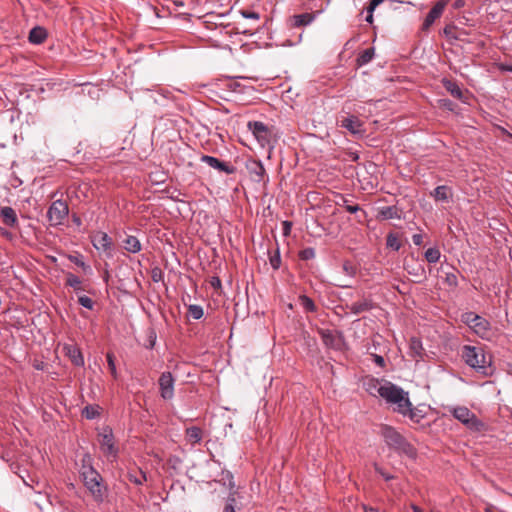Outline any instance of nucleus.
<instances>
[{"label": "nucleus", "mask_w": 512, "mask_h": 512, "mask_svg": "<svg viewBox=\"0 0 512 512\" xmlns=\"http://www.w3.org/2000/svg\"><path fill=\"white\" fill-rule=\"evenodd\" d=\"M378 394L387 403L395 405V412L408 417L411 421L419 423L424 418L422 411L412 406L408 392L404 391L401 387L387 382L383 387L379 388Z\"/></svg>", "instance_id": "f257e3e1"}, {"label": "nucleus", "mask_w": 512, "mask_h": 512, "mask_svg": "<svg viewBox=\"0 0 512 512\" xmlns=\"http://www.w3.org/2000/svg\"><path fill=\"white\" fill-rule=\"evenodd\" d=\"M381 436L385 444L399 455H405L411 459L416 457L417 451L415 447L394 427L384 425L381 428Z\"/></svg>", "instance_id": "f03ea898"}, {"label": "nucleus", "mask_w": 512, "mask_h": 512, "mask_svg": "<svg viewBox=\"0 0 512 512\" xmlns=\"http://www.w3.org/2000/svg\"><path fill=\"white\" fill-rule=\"evenodd\" d=\"M465 363L480 373L488 374L490 359H487L484 350L479 347L465 345L463 347Z\"/></svg>", "instance_id": "7ed1b4c3"}, {"label": "nucleus", "mask_w": 512, "mask_h": 512, "mask_svg": "<svg viewBox=\"0 0 512 512\" xmlns=\"http://www.w3.org/2000/svg\"><path fill=\"white\" fill-rule=\"evenodd\" d=\"M247 127L262 148L274 147L273 131L266 124L261 121H249Z\"/></svg>", "instance_id": "20e7f679"}, {"label": "nucleus", "mask_w": 512, "mask_h": 512, "mask_svg": "<svg viewBox=\"0 0 512 512\" xmlns=\"http://www.w3.org/2000/svg\"><path fill=\"white\" fill-rule=\"evenodd\" d=\"M100 450L108 460H114L118 454V448L115 446L112 429L106 427L99 433Z\"/></svg>", "instance_id": "39448f33"}, {"label": "nucleus", "mask_w": 512, "mask_h": 512, "mask_svg": "<svg viewBox=\"0 0 512 512\" xmlns=\"http://www.w3.org/2000/svg\"><path fill=\"white\" fill-rule=\"evenodd\" d=\"M69 213V208L66 202L58 199L54 201L48 211L47 217L53 226H57L63 223L64 219L67 217Z\"/></svg>", "instance_id": "423d86ee"}, {"label": "nucleus", "mask_w": 512, "mask_h": 512, "mask_svg": "<svg viewBox=\"0 0 512 512\" xmlns=\"http://www.w3.org/2000/svg\"><path fill=\"white\" fill-rule=\"evenodd\" d=\"M174 383L175 379L171 372L166 371L160 375L158 385L160 397L163 400L168 401L174 398Z\"/></svg>", "instance_id": "0eeeda50"}, {"label": "nucleus", "mask_w": 512, "mask_h": 512, "mask_svg": "<svg viewBox=\"0 0 512 512\" xmlns=\"http://www.w3.org/2000/svg\"><path fill=\"white\" fill-rule=\"evenodd\" d=\"M449 411L458 421L470 428L476 427L479 423L476 415L465 406L453 407Z\"/></svg>", "instance_id": "6e6552de"}, {"label": "nucleus", "mask_w": 512, "mask_h": 512, "mask_svg": "<svg viewBox=\"0 0 512 512\" xmlns=\"http://www.w3.org/2000/svg\"><path fill=\"white\" fill-rule=\"evenodd\" d=\"M200 161L202 163L207 164L209 167H211L219 172L225 173L227 175L233 174L236 171V168L234 166H232L229 163L222 161L214 156L203 154L200 157Z\"/></svg>", "instance_id": "1a4fd4ad"}, {"label": "nucleus", "mask_w": 512, "mask_h": 512, "mask_svg": "<svg viewBox=\"0 0 512 512\" xmlns=\"http://www.w3.org/2000/svg\"><path fill=\"white\" fill-rule=\"evenodd\" d=\"M449 1L450 0H440L431 8L423 22V30H428L433 25V23L442 15Z\"/></svg>", "instance_id": "9d476101"}, {"label": "nucleus", "mask_w": 512, "mask_h": 512, "mask_svg": "<svg viewBox=\"0 0 512 512\" xmlns=\"http://www.w3.org/2000/svg\"><path fill=\"white\" fill-rule=\"evenodd\" d=\"M244 500L245 497L241 492V487L235 485V482H229V495L226 499V503L240 510L244 506Z\"/></svg>", "instance_id": "9b49d317"}, {"label": "nucleus", "mask_w": 512, "mask_h": 512, "mask_svg": "<svg viewBox=\"0 0 512 512\" xmlns=\"http://www.w3.org/2000/svg\"><path fill=\"white\" fill-rule=\"evenodd\" d=\"M340 126L347 129L353 135H362L365 132L363 129V122L354 115L344 117L341 120Z\"/></svg>", "instance_id": "f8f14e48"}, {"label": "nucleus", "mask_w": 512, "mask_h": 512, "mask_svg": "<svg viewBox=\"0 0 512 512\" xmlns=\"http://www.w3.org/2000/svg\"><path fill=\"white\" fill-rule=\"evenodd\" d=\"M96 501H103L107 496L106 482H82Z\"/></svg>", "instance_id": "ddd939ff"}, {"label": "nucleus", "mask_w": 512, "mask_h": 512, "mask_svg": "<svg viewBox=\"0 0 512 512\" xmlns=\"http://www.w3.org/2000/svg\"><path fill=\"white\" fill-rule=\"evenodd\" d=\"M246 169L248 170L253 181L260 182L263 180L265 175V168L260 160L247 161Z\"/></svg>", "instance_id": "4468645a"}, {"label": "nucleus", "mask_w": 512, "mask_h": 512, "mask_svg": "<svg viewBox=\"0 0 512 512\" xmlns=\"http://www.w3.org/2000/svg\"><path fill=\"white\" fill-rule=\"evenodd\" d=\"M93 246L98 251L110 252L112 249V239L105 232H99L93 239Z\"/></svg>", "instance_id": "2eb2a0df"}, {"label": "nucleus", "mask_w": 512, "mask_h": 512, "mask_svg": "<svg viewBox=\"0 0 512 512\" xmlns=\"http://www.w3.org/2000/svg\"><path fill=\"white\" fill-rule=\"evenodd\" d=\"M0 216L4 224L8 227L14 228L18 224V218L15 210L10 206L0 208Z\"/></svg>", "instance_id": "dca6fc26"}, {"label": "nucleus", "mask_w": 512, "mask_h": 512, "mask_svg": "<svg viewBox=\"0 0 512 512\" xmlns=\"http://www.w3.org/2000/svg\"><path fill=\"white\" fill-rule=\"evenodd\" d=\"M319 334L322 338L323 343L327 347L339 349L340 339L333 333V331L328 329H321L319 330Z\"/></svg>", "instance_id": "f3484780"}, {"label": "nucleus", "mask_w": 512, "mask_h": 512, "mask_svg": "<svg viewBox=\"0 0 512 512\" xmlns=\"http://www.w3.org/2000/svg\"><path fill=\"white\" fill-rule=\"evenodd\" d=\"M64 349L66 351V355L75 366H84V358L79 348L73 345H66Z\"/></svg>", "instance_id": "a211bd4d"}, {"label": "nucleus", "mask_w": 512, "mask_h": 512, "mask_svg": "<svg viewBox=\"0 0 512 512\" xmlns=\"http://www.w3.org/2000/svg\"><path fill=\"white\" fill-rule=\"evenodd\" d=\"M404 269L407 271L408 274L419 278V281L421 279H425L426 278V271H425L424 266L421 263H418V262H413V263L405 262L404 263Z\"/></svg>", "instance_id": "6ab92c4d"}, {"label": "nucleus", "mask_w": 512, "mask_h": 512, "mask_svg": "<svg viewBox=\"0 0 512 512\" xmlns=\"http://www.w3.org/2000/svg\"><path fill=\"white\" fill-rule=\"evenodd\" d=\"M378 217L382 220L401 219L400 211L394 205L379 208Z\"/></svg>", "instance_id": "aec40b11"}, {"label": "nucleus", "mask_w": 512, "mask_h": 512, "mask_svg": "<svg viewBox=\"0 0 512 512\" xmlns=\"http://www.w3.org/2000/svg\"><path fill=\"white\" fill-rule=\"evenodd\" d=\"M47 38V31L45 28L41 26H36L32 28L29 32V42L32 44L39 45L45 41Z\"/></svg>", "instance_id": "412c9836"}, {"label": "nucleus", "mask_w": 512, "mask_h": 512, "mask_svg": "<svg viewBox=\"0 0 512 512\" xmlns=\"http://www.w3.org/2000/svg\"><path fill=\"white\" fill-rule=\"evenodd\" d=\"M373 308V303L371 300L364 298L360 301L354 302L349 306L351 313L355 315H359L363 312L369 311Z\"/></svg>", "instance_id": "4be33fe9"}, {"label": "nucleus", "mask_w": 512, "mask_h": 512, "mask_svg": "<svg viewBox=\"0 0 512 512\" xmlns=\"http://www.w3.org/2000/svg\"><path fill=\"white\" fill-rule=\"evenodd\" d=\"M123 248L129 253L136 254L141 251L142 245L136 236L128 235L123 240Z\"/></svg>", "instance_id": "5701e85b"}, {"label": "nucleus", "mask_w": 512, "mask_h": 512, "mask_svg": "<svg viewBox=\"0 0 512 512\" xmlns=\"http://www.w3.org/2000/svg\"><path fill=\"white\" fill-rule=\"evenodd\" d=\"M431 196L437 201L447 202L452 197V190L446 185H439L431 192Z\"/></svg>", "instance_id": "b1692460"}, {"label": "nucleus", "mask_w": 512, "mask_h": 512, "mask_svg": "<svg viewBox=\"0 0 512 512\" xmlns=\"http://www.w3.org/2000/svg\"><path fill=\"white\" fill-rule=\"evenodd\" d=\"M314 20V16L310 13H302L298 15H294L291 19V25L294 27L306 26L312 23Z\"/></svg>", "instance_id": "393cba45"}, {"label": "nucleus", "mask_w": 512, "mask_h": 512, "mask_svg": "<svg viewBox=\"0 0 512 512\" xmlns=\"http://www.w3.org/2000/svg\"><path fill=\"white\" fill-rule=\"evenodd\" d=\"M443 85L453 97L463 100L464 94L456 82L444 80Z\"/></svg>", "instance_id": "a878e982"}, {"label": "nucleus", "mask_w": 512, "mask_h": 512, "mask_svg": "<svg viewBox=\"0 0 512 512\" xmlns=\"http://www.w3.org/2000/svg\"><path fill=\"white\" fill-rule=\"evenodd\" d=\"M409 348H410L411 356H413V357H422L423 356L424 348L422 345V341L419 338L412 337L410 339Z\"/></svg>", "instance_id": "bb28decb"}, {"label": "nucleus", "mask_w": 512, "mask_h": 512, "mask_svg": "<svg viewBox=\"0 0 512 512\" xmlns=\"http://www.w3.org/2000/svg\"><path fill=\"white\" fill-rule=\"evenodd\" d=\"M471 325L478 334L485 333L490 327L489 322L479 315L474 317V321Z\"/></svg>", "instance_id": "cd10ccee"}, {"label": "nucleus", "mask_w": 512, "mask_h": 512, "mask_svg": "<svg viewBox=\"0 0 512 512\" xmlns=\"http://www.w3.org/2000/svg\"><path fill=\"white\" fill-rule=\"evenodd\" d=\"M186 436L191 444L200 443L202 440V431L200 428L193 426L186 430Z\"/></svg>", "instance_id": "c85d7f7f"}, {"label": "nucleus", "mask_w": 512, "mask_h": 512, "mask_svg": "<svg viewBox=\"0 0 512 512\" xmlns=\"http://www.w3.org/2000/svg\"><path fill=\"white\" fill-rule=\"evenodd\" d=\"M299 304L302 306V308L306 311V312H316L317 311V306L315 305L314 301L306 296V295H300L299 296Z\"/></svg>", "instance_id": "c756f323"}, {"label": "nucleus", "mask_w": 512, "mask_h": 512, "mask_svg": "<svg viewBox=\"0 0 512 512\" xmlns=\"http://www.w3.org/2000/svg\"><path fill=\"white\" fill-rule=\"evenodd\" d=\"M374 56V48H368L363 50L359 56L357 57V64L359 66H364L368 64Z\"/></svg>", "instance_id": "7c9ffc66"}, {"label": "nucleus", "mask_w": 512, "mask_h": 512, "mask_svg": "<svg viewBox=\"0 0 512 512\" xmlns=\"http://www.w3.org/2000/svg\"><path fill=\"white\" fill-rule=\"evenodd\" d=\"M68 259L70 262L74 263L78 267H80L85 273L91 274L92 268L90 265L86 264L81 255H69Z\"/></svg>", "instance_id": "2f4dec72"}, {"label": "nucleus", "mask_w": 512, "mask_h": 512, "mask_svg": "<svg viewBox=\"0 0 512 512\" xmlns=\"http://www.w3.org/2000/svg\"><path fill=\"white\" fill-rule=\"evenodd\" d=\"M424 256H425V259L427 262L434 264L439 261L441 253L438 248L434 247V248L427 249Z\"/></svg>", "instance_id": "473e14b6"}, {"label": "nucleus", "mask_w": 512, "mask_h": 512, "mask_svg": "<svg viewBox=\"0 0 512 512\" xmlns=\"http://www.w3.org/2000/svg\"><path fill=\"white\" fill-rule=\"evenodd\" d=\"M99 414V407L96 405H87L82 410V415L89 420L95 419Z\"/></svg>", "instance_id": "72a5a7b5"}, {"label": "nucleus", "mask_w": 512, "mask_h": 512, "mask_svg": "<svg viewBox=\"0 0 512 512\" xmlns=\"http://www.w3.org/2000/svg\"><path fill=\"white\" fill-rule=\"evenodd\" d=\"M81 476L83 477L82 480H97V477L99 476L98 472L94 470V468L90 465L86 466L83 465Z\"/></svg>", "instance_id": "f704fd0d"}, {"label": "nucleus", "mask_w": 512, "mask_h": 512, "mask_svg": "<svg viewBox=\"0 0 512 512\" xmlns=\"http://www.w3.org/2000/svg\"><path fill=\"white\" fill-rule=\"evenodd\" d=\"M386 245L388 248L392 249L393 251H399L401 248V243L394 233H389L386 238Z\"/></svg>", "instance_id": "c9c22d12"}, {"label": "nucleus", "mask_w": 512, "mask_h": 512, "mask_svg": "<svg viewBox=\"0 0 512 512\" xmlns=\"http://www.w3.org/2000/svg\"><path fill=\"white\" fill-rule=\"evenodd\" d=\"M82 281L80 278L72 273H68L66 277V285L73 288L74 290H82Z\"/></svg>", "instance_id": "e433bc0d"}, {"label": "nucleus", "mask_w": 512, "mask_h": 512, "mask_svg": "<svg viewBox=\"0 0 512 512\" xmlns=\"http://www.w3.org/2000/svg\"><path fill=\"white\" fill-rule=\"evenodd\" d=\"M387 382H385L384 384H381L379 382L378 379L376 378H370L368 379V381L365 383L366 385V390L370 393V394H374L375 392L378 393V390L379 388L383 387Z\"/></svg>", "instance_id": "4c0bfd02"}, {"label": "nucleus", "mask_w": 512, "mask_h": 512, "mask_svg": "<svg viewBox=\"0 0 512 512\" xmlns=\"http://www.w3.org/2000/svg\"><path fill=\"white\" fill-rule=\"evenodd\" d=\"M188 313H189V316L195 320L202 318L204 315L202 306L196 305V304L189 305Z\"/></svg>", "instance_id": "58836bf2"}, {"label": "nucleus", "mask_w": 512, "mask_h": 512, "mask_svg": "<svg viewBox=\"0 0 512 512\" xmlns=\"http://www.w3.org/2000/svg\"><path fill=\"white\" fill-rule=\"evenodd\" d=\"M342 205L345 207L346 211L351 213V214H355L357 212H362V215L363 216H366V212L365 211H362L361 207L358 205V204H349V200L346 199V198H342Z\"/></svg>", "instance_id": "ea45409f"}, {"label": "nucleus", "mask_w": 512, "mask_h": 512, "mask_svg": "<svg viewBox=\"0 0 512 512\" xmlns=\"http://www.w3.org/2000/svg\"><path fill=\"white\" fill-rule=\"evenodd\" d=\"M228 87L230 88L231 91L237 93H245L246 89H252V87L242 86V84L237 80L230 81Z\"/></svg>", "instance_id": "a19ab883"}, {"label": "nucleus", "mask_w": 512, "mask_h": 512, "mask_svg": "<svg viewBox=\"0 0 512 512\" xmlns=\"http://www.w3.org/2000/svg\"><path fill=\"white\" fill-rule=\"evenodd\" d=\"M315 255H316L315 249L312 247L304 248L299 253L300 259L305 260V261L313 259L315 257Z\"/></svg>", "instance_id": "79ce46f5"}, {"label": "nucleus", "mask_w": 512, "mask_h": 512, "mask_svg": "<svg viewBox=\"0 0 512 512\" xmlns=\"http://www.w3.org/2000/svg\"><path fill=\"white\" fill-rule=\"evenodd\" d=\"M269 262L273 269H275V270L279 269V267L281 265V257H280L279 248H277L275 253L270 256Z\"/></svg>", "instance_id": "37998d69"}, {"label": "nucleus", "mask_w": 512, "mask_h": 512, "mask_svg": "<svg viewBox=\"0 0 512 512\" xmlns=\"http://www.w3.org/2000/svg\"><path fill=\"white\" fill-rule=\"evenodd\" d=\"M456 29V27L454 25H446L443 29V34L451 39V40H458L459 39V35H457L454 30Z\"/></svg>", "instance_id": "c03bdc74"}, {"label": "nucleus", "mask_w": 512, "mask_h": 512, "mask_svg": "<svg viewBox=\"0 0 512 512\" xmlns=\"http://www.w3.org/2000/svg\"><path fill=\"white\" fill-rule=\"evenodd\" d=\"M106 358H107L108 367H109V370H110L112 376L114 378H117V370H116L114 355L112 353H107Z\"/></svg>", "instance_id": "a18cd8bd"}, {"label": "nucleus", "mask_w": 512, "mask_h": 512, "mask_svg": "<svg viewBox=\"0 0 512 512\" xmlns=\"http://www.w3.org/2000/svg\"><path fill=\"white\" fill-rule=\"evenodd\" d=\"M444 282L449 286V287H457L458 285V279H457V276L454 272H448L445 274V279H444Z\"/></svg>", "instance_id": "49530a36"}, {"label": "nucleus", "mask_w": 512, "mask_h": 512, "mask_svg": "<svg viewBox=\"0 0 512 512\" xmlns=\"http://www.w3.org/2000/svg\"><path fill=\"white\" fill-rule=\"evenodd\" d=\"M78 303H79L81 306H83L84 308L89 309V310H92V309H93V307H94V302H93V300H92L90 297L85 296V295L80 296V297L78 298Z\"/></svg>", "instance_id": "de8ad7c7"}, {"label": "nucleus", "mask_w": 512, "mask_h": 512, "mask_svg": "<svg viewBox=\"0 0 512 512\" xmlns=\"http://www.w3.org/2000/svg\"><path fill=\"white\" fill-rule=\"evenodd\" d=\"M151 278H152V281L156 282V283L163 281V279H164L163 271L158 267L153 268L151 271Z\"/></svg>", "instance_id": "09e8293b"}, {"label": "nucleus", "mask_w": 512, "mask_h": 512, "mask_svg": "<svg viewBox=\"0 0 512 512\" xmlns=\"http://www.w3.org/2000/svg\"><path fill=\"white\" fill-rule=\"evenodd\" d=\"M241 15L246 19L258 20L260 18L259 13L249 10H242Z\"/></svg>", "instance_id": "8fccbe9b"}, {"label": "nucleus", "mask_w": 512, "mask_h": 512, "mask_svg": "<svg viewBox=\"0 0 512 512\" xmlns=\"http://www.w3.org/2000/svg\"><path fill=\"white\" fill-rule=\"evenodd\" d=\"M383 2L384 0H370L367 12H374V10Z\"/></svg>", "instance_id": "3c124183"}, {"label": "nucleus", "mask_w": 512, "mask_h": 512, "mask_svg": "<svg viewBox=\"0 0 512 512\" xmlns=\"http://www.w3.org/2000/svg\"><path fill=\"white\" fill-rule=\"evenodd\" d=\"M412 241L414 245L421 246L423 244V235L422 234H414L412 236Z\"/></svg>", "instance_id": "603ef678"}, {"label": "nucleus", "mask_w": 512, "mask_h": 512, "mask_svg": "<svg viewBox=\"0 0 512 512\" xmlns=\"http://www.w3.org/2000/svg\"><path fill=\"white\" fill-rule=\"evenodd\" d=\"M292 228V223L289 221L283 222V235L287 236L290 234Z\"/></svg>", "instance_id": "864d4df0"}, {"label": "nucleus", "mask_w": 512, "mask_h": 512, "mask_svg": "<svg viewBox=\"0 0 512 512\" xmlns=\"http://www.w3.org/2000/svg\"><path fill=\"white\" fill-rule=\"evenodd\" d=\"M210 284L213 288L215 289H219L221 288V280L219 277H212L211 280H210Z\"/></svg>", "instance_id": "5fc2aeb1"}, {"label": "nucleus", "mask_w": 512, "mask_h": 512, "mask_svg": "<svg viewBox=\"0 0 512 512\" xmlns=\"http://www.w3.org/2000/svg\"><path fill=\"white\" fill-rule=\"evenodd\" d=\"M373 358H374V362L379 366V367H383L385 365V360L382 356L380 355H377V354H374L373 355Z\"/></svg>", "instance_id": "6e6d98bb"}, {"label": "nucleus", "mask_w": 512, "mask_h": 512, "mask_svg": "<svg viewBox=\"0 0 512 512\" xmlns=\"http://www.w3.org/2000/svg\"><path fill=\"white\" fill-rule=\"evenodd\" d=\"M475 316H478V315H477V314H474V313H472V312L467 313V314L465 315V321H466L467 323H469V324H472V323H473V321H474V317H475Z\"/></svg>", "instance_id": "4d7b16f0"}, {"label": "nucleus", "mask_w": 512, "mask_h": 512, "mask_svg": "<svg viewBox=\"0 0 512 512\" xmlns=\"http://www.w3.org/2000/svg\"><path fill=\"white\" fill-rule=\"evenodd\" d=\"M238 509L233 507L231 504L225 503L223 512H236Z\"/></svg>", "instance_id": "13d9d810"}, {"label": "nucleus", "mask_w": 512, "mask_h": 512, "mask_svg": "<svg viewBox=\"0 0 512 512\" xmlns=\"http://www.w3.org/2000/svg\"><path fill=\"white\" fill-rule=\"evenodd\" d=\"M464 5H465V1L464 0H455L454 3H453V8L454 9H460Z\"/></svg>", "instance_id": "bf43d9fd"}, {"label": "nucleus", "mask_w": 512, "mask_h": 512, "mask_svg": "<svg viewBox=\"0 0 512 512\" xmlns=\"http://www.w3.org/2000/svg\"><path fill=\"white\" fill-rule=\"evenodd\" d=\"M453 102L446 99V100H443V106H445L446 108H448L449 110H453Z\"/></svg>", "instance_id": "052dcab7"}, {"label": "nucleus", "mask_w": 512, "mask_h": 512, "mask_svg": "<svg viewBox=\"0 0 512 512\" xmlns=\"http://www.w3.org/2000/svg\"><path fill=\"white\" fill-rule=\"evenodd\" d=\"M366 22L372 23L373 22V12H367V16L365 18Z\"/></svg>", "instance_id": "680f3d73"}, {"label": "nucleus", "mask_w": 512, "mask_h": 512, "mask_svg": "<svg viewBox=\"0 0 512 512\" xmlns=\"http://www.w3.org/2000/svg\"><path fill=\"white\" fill-rule=\"evenodd\" d=\"M364 511L365 512H378V508H373V507H369L367 508L366 506H364Z\"/></svg>", "instance_id": "e2e57ef3"}, {"label": "nucleus", "mask_w": 512, "mask_h": 512, "mask_svg": "<svg viewBox=\"0 0 512 512\" xmlns=\"http://www.w3.org/2000/svg\"><path fill=\"white\" fill-rule=\"evenodd\" d=\"M73 222H74L75 224H77V225H80V224H81V220H80V218H79V217H77V216H73Z\"/></svg>", "instance_id": "0e129e2a"}, {"label": "nucleus", "mask_w": 512, "mask_h": 512, "mask_svg": "<svg viewBox=\"0 0 512 512\" xmlns=\"http://www.w3.org/2000/svg\"><path fill=\"white\" fill-rule=\"evenodd\" d=\"M413 512H423L420 507L412 505Z\"/></svg>", "instance_id": "69168bd1"}, {"label": "nucleus", "mask_w": 512, "mask_h": 512, "mask_svg": "<svg viewBox=\"0 0 512 512\" xmlns=\"http://www.w3.org/2000/svg\"><path fill=\"white\" fill-rule=\"evenodd\" d=\"M68 487H69V489H74L75 485L73 482H69Z\"/></svg>", "instance_id": "338daca9"}, {"label": "nucleus", "mask_w": 512, "mask_h": 512, "mask_svg": "<svg viewBox=\"0 0 512 512\" xmlns=\"http://www.w3.org/2000/svg\"><path fill=\"white\" fill-rule=\"evenodd\" d=\"M485 512H492V510L490 508H486Z\"/></svg>", "instance_id": "774afa93"}]
</instances>
